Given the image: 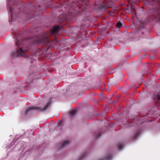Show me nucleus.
Masks as SVG:
<instances>
[{
    "label": "nucleus",
    "mask_w": 160,
    "mask_h": 160,
    "mask_svg": "<svg viewBox=\"0 0 160 160\" xmlns=\"http://www.w3.org/2000/svg\"><path fill=\"white\" fill-rule=\"evenodd\" d=\"M20 51L21 52H24V51L23 50L22 48H20Z\"/></svg>",
    "instance_id": "obj_4"
},
{
    "label": "nucleus",
    "mask_w": 160,
    "mask_h": 160,
    "mask_svg": "<svg viewBox=\"0 0 160 160\" xmlns=\"http://www.w3.org/2000/svg\"><path fill=\"white\" fill-rule=\"evenodd\" d=\"M68 141H66L65 142H64L63 143V145L64 146V145H66L67 144V143H68Z\"/></svg>",
    "instance_id": "obj_5"
},
{
    "label": "nucleus",
    "mask_w": 160,
    "mask_h": 160,
    "mask_svg": "<svg viewBox=\"0 0 160 160\" xmlns=\"http://www.w3.org/2000/svg\"><path fill=\"white\" fill-rule=\"evenodd\" d=\"M58 27H54L52 30V32L54 33L56 32L58 30Z\"/></svg>",
    "instance_id": "obj_1"
},
{
    "label": "nucleus",
    "mask_w": 160,
    "mask_h": 160,
    "mask_svg": "<svg viewBox=\"0 0 160 160\" xmlns=\"http://www.w3.org/2000/svg\"><path fill=\"white\" fill-rule=\"evenodd\" d=\"M157 98L158 99H160V92H158L157 95Z\"/></svg>",
    "instance_id": "obj_3"
},
{
    "label": "nucleus",
    "mask_w": 160,
    "mask_h": 160,
    "mask_svg": "<svg viewBox=\"0 0 160 160\" xmlns=\"http://www.w3.org/2000/svg\"><path fill=\"white\" fill-rule=\"evenodd\" d=\"M122 24L120 22H118L117 23V26L118 28H120L122 26Z\"/></svg>",
    "instance_id": "obj_2"
},
{
    "label": "nucleus",
    "mask_w": 160,
    "mask_h": 160,
    "mask_svg": "<svg viewBox=\"0 0 160 160\" xmlns=\"http://www.w3.org/2000/svg\"><path fill=\"white\" fill-rule=\"evenodd\" d=\"M74 112H75V111H73L72 112V113H71V114H73L72 112H73V113H74Z\"/></svg>",
    "instance_id": "obj_6"
}]
</instances>
